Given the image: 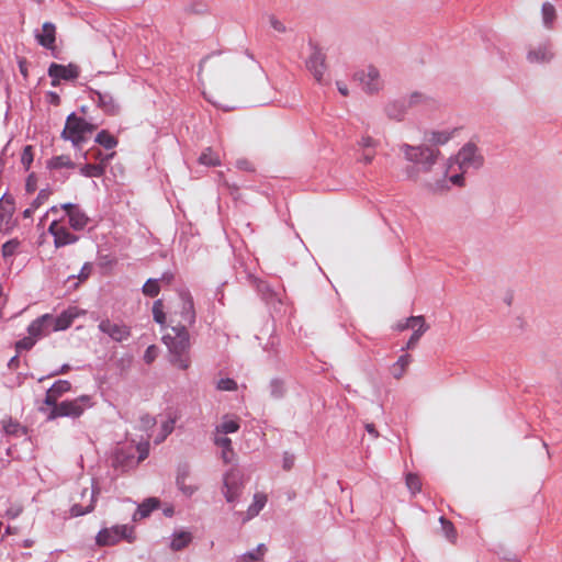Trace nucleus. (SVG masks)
I'll list each match as a JSON object with an SVG mask.
<instances>
[{"label": "nucleus", "instance_id": "nucleus-12", "mask_svg": "<svg viewBox=\"0 0 562 562\" xmlns=\"http://www.w3.org/2000/svg\"><path fill=\"white\" fill-rule=\"evenodd\" d=\"M355 80L359 81L367 93L378 92L382 88L379 70L373 66H368L366 69L357 71Z\"/></svg>", "mask_w": 562, "mask_h": 562}, {"label": "nucleus", "instance_id": "nucleus-15", "mask_svg": "<svg viewBox=\"0 0 562 562\" xmlns=\"http://www.w3.org/2000/svg\"><path fill=\"white\" fill-rule=\"evenodd\" d=\"M47 168L54 172H59L57 176L54 175L55 179L65 181L69 178V170L76 168V164L67 155L55 156L47 161Z\"/></svg>", "mask_w": 562, "mask_h": 562}, {"label": "nucleus", "instance_id": "nucleus-57", "mask_svg": "<svg viewBox=\"0 0 562 562\" xmlns=\"http://www.w3.org/2000/svg\"><path fill=\"white\" fill-rule=\"evenodd\" d=\"M57 400H58V397L55 394H53L52 391L47 390L45 398H44V404L47 406H50L52 409H55L56 406L59 405Z\"/></svg>", "mask_w": 562, "mask_h": 562}, {"label": "nucleus", "instance_id": "nucleus-13", "mask_svg": "<svg viewBox=\"0 0 562 562\" xmlns=\"http://www.w3.org/2000/svg\"><path fill=\"white\" fill-rule=\"evenodd\" d=\"M310 46L312 52L306 60V67L313 75L314 79L318 83H323L324 75L327 69L325 64L326 56L318 46L314 44H310Z\"/></svg>", "mask_w": 562, "mask_h": 562}, {"label": "nucleus", "instance_id": "nucleus-6", "mask_svg": "<svg viewBox=\"0 0 562 562\" xmlns=\"http://www.w3.org/2000/svg\"><path fill=\"white\" fill-rule=\"evenodd\" d=\"M91 406L92 402L89 395H81L71 401H63L58 406H56L55 409H50L49 414L47 415V419L53 420L58 417L77 418Z\"/></svg>", "mask_w": 562, "mask_h": 562}, {"label": "nucleus", "instance_id": "nucleus-50", "mask_svg": "<svg viewBox=\"0 0 562 562\" xmlns=\"http://www.w3.org/2000/svg\"><path fill=\"white\" fill-rule=\"evenodd\" d=\"M33 162V149L32 146L27 145L24 147L21 155V164L25 170H29Z\"/></svg>", "mask_w": 562, "mask_h": 562}, {"label": "nucleus", "instance_id": "nucleus-23", "mask_svg": "<svg viewBox=\"0 0 562 562\" xmlns=\"http://www.w3.org/2000/svg\"><path fill=\"white\" fill-rule=\"evenodd\" d=\"M409 108L405 98H401L398 100H394L389 102L385 105V114L389 119L395 121H403L405 115L407 114Z\"/></svg>", "mask_w": 562, "mask_h": 562}, {"label": "nucleus", "instance_id": "nucleus-25", "mask_svg": "<svg viewBox=\"0 0 562 562\" xmlns=\"http://www.w3.org/2000/svg\"><path fill=\"white\" fill-rule=\"evenodd\" d=\"M67 218L69 226L74 231L85 229L90 222L89 216L80 206L72 211Z\"/></svg>", "mask_w": 562, "mask_h": 562}, {"label": "nucleus", "instance_id": "nucleus-56", "mask_svg": "<svg viewBox=\"0 0 562 562\" xmlns=\"http://www.w3.org/2000/svg\"><path fill=\"white\" fill-rule=\"evenodd\" d=\"M269 23L274 31H277L279 33L286 32V26L283 24V22L278 20L274 15L269 16Z\"/></svg>", "mask_w": 562, "mask_h": 562}, {"label": "nucleus", "instance_id": "nucleus-26", "mask_svg": "<svg viewBox=\"0 0 562 562\" xmlns=\"http://www.w3.org/2000/svg\"><path fill=\"white\" fill-rule=\"evenodd\" d=\"M456 132L457 128L451 131H430L425 134V139L434 146L445 145L453 137Z\"/></svg>", "mask_w": 562, "mask_h": 562}, {"label": "nucleus", "instance_id": "nucleus-42", "mask_svg": "<svg viewBox=\"0 0 562 562\" xmlns=\"http://www.w3.org/2000/svg\"><path fill=\"white\" fill-rule=\"evenodd\" d=\"M439 521L446 538L449 541L454 542L457 539V531L453 524L450 520L446 519L443 516L439 518Z\"/></svg>", "mask_w": 562, "mask_h": 562}, {"label": "nucleus", "instance_id": "nucleus-36", "mask_svg": "<svg viewBox=\"0 0 562 562\" xmlns=\"http://www.w3.org/2000/svg\"><path fill=\"white\" fill-rule=\"evenodd\" d=\"M239 429V424L235 419H228L227 416L224 420L215 427L216 434H234Z\"/></svg>", "mask_w": 562, "mask_h": 562}, {"label": "nucleus", "instance_id": "nucleus-20", "mask_svg": "<svg viewBox=\"0 0 562 562\" xmlns=\"http://www.w3.org/2000/svg\"><path fill=\"white\" fill-rule=\"evenodd\" d=\"M27 333L31 335L35 340L49 335L53 333L50 322H49V314H44L41 317H37L34 319L27 327Z\"/></svg>", "mask_w": 562, "mask_h": 562}, {"label": "nucleus", "instance_id": "nucleus-31", "mask_svg": "<svg viewBox=\"0 0 562 562\" xmlns=\"http://www.w3.org/2000/svg\"><path fill=\"white\" fill-rule=\"evenodd\" d=\"M542 23L546 29L551 30L557 19V11L553 4L544 2L541 8Z\"/></svg>", "mask_w": 562, "mask_h": 562}, {"label": "nucleus", "instance_id": "nucleus-47", "mask_svg": "<svg viewBox=\"0 0 562 562\" xmlns=\"http://www.w3.org/2000/svg\"><path fill=\"white\" fill-rule=\"evenodd\" d=\"M35 344V338L29 335L27 337H24L15 342V350L18 353L23 350H31Z\"/></svg>", "mask_w": 562, "mask_h": 562}, {"label": "nucleus", "instance_id": "nucleus-4", "mask_svg": "<svg viewBox=\"0 0 562 562\" xmlns=\"http://www.w3.org/2000/svg\"><path fill=\"white\" fill-rule=\"evenodd\" d=\"M448 161L449 168H453L457 165L460 171L469 172L470 170L480 169L484 164V157L480 154L475 144L468 143Z\"/></svg>", "mask_w": 562, "mask_h": 562}, {"label": "nucleus", "instance_id": "nucleus-1", "mask_svg": "<svg viewBox=\"0 0 562 562\" xmlns=\"http://www.w3.org/2000/svg\"><path fill=\"white\" fill-rule=\"evenodd\" d=\"M398 148L403 153L405 160L412 164L405 168L404 172L407 179L415 181L422 172H430L441 156V151L438 148L428 145L413 146L403 143Z\"/></svg>", "mask_w": 562, "mask_h": 562}, {"label": "nucleus", "instance_id": "nucleus-28", "mask_svg": "<svg viewBox=\"0 0 562 562\" xmlns=\"http://www.w3.org/2000/svg\"><path fill=\"white\" fill-rule=\"evenodd\" d=\"M74 316L64 312L58 316L49 315L50 326L54 331L65 330L71 326Z\"/></svg>", "mask_w": 562, "mask_h": 562}, {"label": "nucleus", "instance_id": "nucleus-35", "mask_svg": "<svg viewBox=\"0 0 562 562\" xmlns=\"http://www.w3.org/2000/svg\"><path fill=\"white\" fill-rule=\"evenodd\" d=\"M266 551V546L260 543L254 551H249L239 557L236 562H259L265 555Z\"/></svg>", "mask_w": 562, "mask_h": 562}, {"label": "nucleus", "instance_id": "nucleus-55", "mask_svg": "<svg viewBox=\"0 0 562 562\" xmlns=\"http://www.w3.org/2000/svg\"><path fill=\"white\" fill-rule=\"evenodd\" d=\"M278 346H279V339H277L276 337H271L263 349L271 356L277 357Z\"/></svg>", "mask_w": 562, "mask_h": 562}, {"label": "nucleus", "instance_id": "nucleus-8", "mask_svg": "<svg viewBox=\"0 0 562 562\" xmlns=\"http://www.w3.org/2000/svg\"><path fill=\"white\" fill-rule=\"evenodd\" d=\"M47 232L54 237V246L56 248L74 245L79 240V236L72 234L64 223V217H55L49 224Z\"/></svg>", "mask_w": 562, "mask_h": 562}, {"label": "nucleus", "instance_id": "nucleus-49", "mask_svg": "<svg viewBox=\"0 0 562 562\" xmlns=\"http://www.w3.org/2000/svg\"><path fill=\"white\" fill-rule=\"evenodd\" d=\"M414 323H418V326L420 324H424L425 323L424 316H422V315H419V316H411L405 322L398 323L396 328L398 330H401V331L405 330V329H408V328H414Z\"/></svg>", "mask_w": 562, "mask_h": 562}, {"label": "nucleus", "instance_id": "nucleus-40", "mask_svg": "<svg viewBox=\"0 0 562 562\" xmlns=\"http://www.w3.org/2000/svg\"><path fill=\"white\" fill-rule=\"evenodd\" d=\"M428 325L426 323L424 324H420L418 326L417 329L414 330V333L412 334V336L409 337L406 346L403 348L404 349H413L416 347V345L418 344L420 337L428 330Z\"/></svg>", "mask_w": 562, "mask_h": 562}, {"label": "nucleus", "instance_id": "nucleus-59", "mask_svg": "<svg viewBox=\"0 0 562 562\" xmlns=\"http://www.w3.org/2000/svg\"><path fill=\"white\" fill-rule=\"evenodd\" d=\"M156 356H157L156 347L154 345H151V346L147 347V349L145 350L144 361L149 364L155 360Z\"/></svg>", "mask_w": 562, "mask_h": 562}, {"label": "nucleus", "instance_id": "nucleus-18", "mask_svg": "<svg viewBox=\"0 0 562 562\" xmlns=\"http://www.w3.org/2000/svg\"><path fill=\"white\" fill-rule=\"evenodd\" d=\"M35 38L37 43L46 49L55 50L56 41V26L52 22H45L42 30L35 31Z\"/></svg>", "mask_w": 562, "mask_h": 562}, {"label": "nucleus", "instance_id": "nucleus-54", "mask_svg": "<svg viewBox=\"0 0 562 562\" xmlns=\"http://www.w3.org/2000/svg\"><path fill=\"white\" fill-rule=\"evenodd\" d=\"M91 271H92V266L91 263L89 262H86L82 267H81V270L80 272L78 273V276H71L69 277L68 279L71 280V279H76L78 278L80 281H85L89 278V276L91 274Z\"/></svg>", "mask_w": 562, "mask_h": 562}, {"label": "nucleus", "instance_id": "nucleus-37", "mask_svg": "<svg viewBox=\"0 0 562 562\" xmlns=\"http://www.w3.org/2000/svg\"><path fill=\"white\" fill-rule=\"evenodd\" d=\"M80 173L85 177L100 178L104 173V167L97 164H86L80 168Z\"/></svg>", "mask_w": 562, "mask_h": 562}, {"label": "nucleus", "instance_id": "nucleus-9", "mask_svg": "<svg viewBox=\"0 0 562 562\" xmlns=\"http://www.w3.org/2000/svg\"><path fill=\"white\" fill-rule=\"evenodd\" d=\"M98 329L109 336L115 342L127 340L131 335V327L123 322H113L110 318H103L98 324Z\"/></svg>", "mask_w": 562, "mask_h": 562}, {"label": "nucleus", "instance_id": "nucleus-63", "mask_svg": "<svg viewBox=\"0 0 562 562\" xmlns=\"http://www.w3.org/2000/svg\"><path fill=\"white\" fill-rule=\"evenodd\" d=\"M20 367V359H19V356L15 355L13 356L9 362H8V368L12 371L16 370L18 368Z\"/></svg>", "mask_w": 562, "mask_h": 562}, {"label": "nucleus", "instance_id": "nucleus-45", "mask_svg": "<svg viewBox=\"0 0 562 562\" xmlns=\"http://www.w3.org/2000/svg\"><path fill=\"white\" fill-rule=\"evenodd\" d=\"M20 246V241L14 238L5 241L1 247L2 257L4 259L13 257Z\"/></svg>", "mask_w": 562, "mask_h": 562}, {"label": "nucleus", "instance_id": "nucleus-14", "mask_svg": "<svg viewBox=\"0 0 562 562\" xmlns=\"http://www.w3.org/2000/svg\"><path fill=\"white\" fill-rule=\"evenodd\" d=\"M89 94L90 99L95 102L98 108H100L105 114L117 115L120 113V104L110 92H101L99 90L90 89Z\"/></svg>", "mask_w": 562, "mask_h": 562}, {"label": "nucleus", "instance_id": "nucleus-64", "mask_svg": "<svg viewBox=\"0 0 562 562\" xmlns=\"http://www.w3.org/2000/svg\"><path fill=\"white\" fill-rule=\"evenodd\" d=\"M293 463H294L293 456H289L288 453H285L284 459H283V468L285 470H290L293 467Z\"/></svg>", "mask_w": 562, "mask_h": 562}, {"label": "nucleus", "instance_id": "nucleus-22", "mask_svg": "<svg viewBox=\"0 0 562 562\" xmlns=\"http://www.w3.org/2000/svg\"><path fill=\"white\" fill-rule=\"evenodd\" d=\"M14 210V198L4 193L0 199V232L10 225Z\"/></svg>", "mask_w": 562, "mask_h": 562}, {"label": "nucleus", "instance_id": "nucleus-38", "mask_svg": "<svg viewBox=\"0 0 562 562\" xmlns=\"http://www.w3.org/2000/svg\"><path fill=\"white\" fill-rule=\"evenodd\" d=\"M199 161L205 166H218L221 165L220 156L215 154L211 148H206L201 156Z\"/></svg>", "mask_w": 562, "mask_h": 562}, {"label": "nucleus", "instance_id": "nucleus-58", "mask_svg": "<svg viewBox=\"0 0 562 562\" xmlns=\"http://www.w3.org/2000/svg\"><path fill=\"white\" fill-rule=\"evenodd\" d=\"M36 188H37L36 176L34 173H31V175H29V177L26 179L25 190H26V192L32 193L36 190Z\"/></svg>", "mask_w": 562, "mask_h": 562}, {"label": "nucleus", "instance_id": "nucleus-5", "mask_svg": "<svg viewBox=\"0 0 562 562\" xmlns=\"http://www.w3.org/2000/svg\"><path fill=\"white\" fill-rule=\"evenodd\" d=\"M246 484L241 470L232 468L223 475L222 493L227 503L233 506L240 499Z\"/></svg>", "mask_w": 562, "mask_h": 562}, {"label": "nucleus", "instance_id": "nucleus-46", "mask_svg": "<svg viewBox=\"0 0 562 562\" xmlns=\"http://www.w3.org/2000/svg\"><path fill=\"white\" fill-rule=\"evenodd\" d=\"M71 384L67 380H58L48 389L55 394L57 397L61 396L64 393L70 391Z\"/></svg>", "mask_w": 562, "mask_h": 562}, {"label": "nucleus", "instance_id": "nucleus-16", "mask_svg": "<svg viewBox=\"0 0 562 562\" xmlns=\"http://www.w3.org/2000/svg\"><path fill=\"white\" fill-rule=\"evenodd\" d=\"M449 161H447V166L445 167L443 171H442V178L435 181V182H429L427 183V187L430 191L435 192V193H438V192H443L446 190H448L450 187H449V182L453 186H457V187H463L464 186V177L463 175L465 172H460V173H456V175H452L448 178V172H449Z\"/></svg>", "mask_w": 562, "mask_h": 562}, {"label": "nucleus", "instance_id": "nucleus-41", "mask_svg": "<svg viewBox=\"0 0 562 562\" xmlns=\"http://www.w3.org/2000/svg\"><path fill=\"white\" fill-rule=\"evenodd\" d=\"M270 395L274 398H281L285 394L284 382L278 378L272 379L269 384Z\"/></svg>", "mask_w": 562, "mask_h": 562}, {"label": "nucleus", "instance_id": "nucleus-30", "mask_svg": "<svg viewBox=\"0 0 562 562\" xmlns=\"http://www.w3.org/2000/svg\"><path fill=\"white\" fill-rule=\"evenodd\" d=\"M266 503H267V496L261 493H256L254 495L252 503L250 504V506L247 509V516L244 518V521L249 520V519L254 518L255 516H257L262 510Z\"/></svg>", "mask_w": 562, "mask_h": 562}, {"label": "nucleus", "instance_id": "nucleus-32", "mask_svg": "<svg viewBox=\"0 0 562 562\" xmlns=\"http://www.w3.org/2000/svg\"><path fill=\"white\" fill-rule=\"evenodd\" d=\"M158 506L159 501L157 498H147L138 506L134 515V519H136L137 515L139 516V518L148 517L156 508H158Z\"/></svg>", "mask_w": 562, "mask_h": 562}, {"label": "nucleus", "instance_id": "nucleus-62", "mask_svg": "<svg viewBox=\"0 0 562 562\" xmlns=\"http://www.w3.org/2000/svg\"><path fill=\"white\" fill-rule=\"evenodd\" d=\"M173 279H175V276H173V273H172V272H170V271H166V272H164V273L161 274V277H160V278H158L159 283L161 282V283H165V284H170V283L173 281Z\"/></svg>", "mask_w": 562, "mask_h": 562}, {"label": "nucleus", "instance_id": "nucleus-60", "mask_svg": "<svg viewBox=\"0 0 562 562\" xmlns=\"http://www.w3.org/2000/svg\"><path fill=\"white\" fill-rule=\"evenodd\" d=\"M236 167L239 170H244V171H248V172H254L255 171V168H254L252 164L249 160H247V159H238L236 161Z\"/></svg>", "mask_w": 562, "mask_h": 562}, {"label": "nucleus", "instance_id": "nucleus-48", "mask_svg": "<svg viewBox=\"0 0 562 562\" xmlns=\"http://www.w3.org/2000/svg\"><path fill=\"white\" fill-rule=\"evenodd\" d=\"M406 486L413 494L418 493L422 488V483H420L419 477L416 474L408 473L406 475Z\"/></svg>", "mask_w": 562, "mask_h": 562}, {"label": "nucleus", "instance_id": "nucleus-34", "mask_svg": "<svg viewBox=\"0 0 562 562\" xmlns=\"http://www.w3.org/2000/svg\"><path fill=\"white\" fill-rule=\"evenodd\" d=\"M94 142L105 149H112L117 145V139L106 130L99 132L94 138Z\"/></svg>", "mask_w": 562, "mask_h": 562}, {"label": "nucleus", "instance_id": "nucleus-10", "mask_svg": "<svg viewBox=\"0 0 562 562\" xmlns=\"http://www.w3.org/2000/svg\"><path fill=\"white\" fill-rule=\"evenodd\" d=\"M553 45L550 40H546L538 45H530L527 50L526 59L529 64H550L554 59Z\"/></svg>", "mask_w": 562, "mask_h": 562}, {"label": "nucleus", "instance_id": "nucleus-29", "mask_svg": "<svg viewBox=\"0 0 562 562\" xmlns=\"http://www.w3.org/2000/svg\"><path fill=\"white\" fill-rule=\"evenodd\" d=\"M192 541V535L189 531H176L172 535V539L170 542V548L173 551H180L188 547Z\"/></svg>", "mask_w": 562, "mask_h": 562}, {"label": "nucleus", "instance_id": "nucleus-51", "mask_svg": "<svg viewBox=\"0 0 562 562\" xmlns=\"http://www.w3.org/2000/svg\"><path fill=\"white\" fill-rule=\"evenodd\" d=\"M217 389L221 391H235L237 383L229 378L220 379L217 382Z\"/></svg>", "mask_w": 562, "mask_h": 562}, {"label": "nucleus", "instance_id": "nucleus-3", "mask_svg": "<svg viewBox=\"0 0 562 562\" xmlns=\"http://www.w3.org/2000/svg\"><path fill=\"white\" fill-rule=\"evenodd\" d=\"M97 128V125L87 122L85 119L70 113L66 119L61 137L70 140L75 148L81 149V145L87 142L88 136Z\"/></svg>", "mask_w": 562, "mask_h": 562}, {"label": "nucleus", "instance_id": "nucleus-39", "mask_svg": "<svg viewBox=\"0 0 562 562\" xmlns=\"http://www.w3.org/2000/svg\"><path fill=\"white\" fill-rule=\"evenodd\" d=\"M144 295L149 297H156L160 292V285L158 279H148L142 288Z\"/></svg>", "mask_w": 562, "mask_h": 562}, {"label": "nucleus", "instance_id": "nucleus-43", "mask_svg": "<svg viewBox=\"0 0 562 562\" xmlns=\"http://www.w3.org/2000/svg\"><path fill=\"white\" fill-rule=\"evenodd\" d=\"M175 423L173 418H169L161 424L160 432L155 439L156 443L162 442L173 431Z\"/></svg>", "mask_w": 562, "mask_h": 562}, {"label": "nucleus", "instance_id": "nucleus-53", "mask_svg": "<svg viewBox=\"0 0 562 562\" xmlns=\"http://www.w3.org/2000/svg\"><path fill=\"white\" fill-rule=\"evenodd\" d=\"M214 443L222 448V451H229V453H234L232 448V440L228 437H215Z\"/></svg>", "mask_w": 562, "mask_h": 562}, {"label": "nucleus", "instance_id": "nucleus-61", "mask_svg": "<svg viewBox=\"0 0 562 562\" xmlns=\"http://www.w3.org/2000/svg\"><path fill=\"white\" fill-rule=\"evenodd\" d=\"M411 360H412V358L409 355H407V353L402 355L394 364L397 367L404 368L406 370V368L411 363Z\"/></svg>", "mask_w": 562, "mask_h": 562}, {"label": "nucleus", "instance_id": "nucleus-33", "mask_svg": "<svg viewBox=\"0 0 562 562\" xmlns=\"http://www.w3.org/2000/svg\"><path fill=\"white\" fill-rule=\"evenodd\" d=\"M79 205L74 203H63L59 206L53 205L45 214V217L49 214L56 215V217H68L69 214L75 211Z\"/></svg>", "mask_w": 562, "mask_h": 562}, {"label": "nucleus", "instance_id": "nucleus-2", "mask_svg": "<svg viewBox=\"0 0 562 562\" xmlns=\"http://www.w3.org/2000/svg\"><path fill=\"white\" fill-rule=\"evenodd\" d=\"M173 336L165 335L162 337L164 344L167 346L170 353V362L180 370H187L190 364V334L186 325H177L172 328Z\"/></svg>", "mask_w": 562, "mask_h": 562}, {"label": "nucleus", "instance_id": "nucleus-27", "mask_svg": "<svg viewBox=\"0 0 562 562\" xmlns=\"http://www.w3.org/2000/svg\"><path fill=\"white\" fill-rule=\"evenodd\" d=\"M1 427L5 435L20 437L26 435V428L11 417L1 420Z\"/></svg>", "mask_w": 562, "mask_h": 562}, {"label": "nucleus", "instance_id": "nucleus-17", "mask_svg": "<svg viewBox=\"0 0 562 562\" xmlns=\"http://www.w3.org/2000/svg\"><path fill=\"white\" fill-rule=\"evenodd\" d=\"M409 110H418L422 112L434 110L437 106V101L429 94L420 91H415L405 97Z\"/></svg>", "mask_w": 562, "mask_h": 562}, {"label": "nucleus", "instance_id": "nucleus-19", "mask_svg": "<svg viewBox=\"0 0 562 562\" xmlns=\"http://www.w3.org/2000/svg\"><path fill=\"white\" fill-rule=\"evenodd\" d=\"M179 296L182 302L180 315H181V319L184 323L183 325L187 324V325L191 326L195 323V318H196L193 297L188 290H181L179 292Z\"/></svg>", "mask_w": 562, "mask_h": 562}, {"label": "nucleus", "instance_id": "nucleus-7", "mask_svg": "<svg viewBox=\"0 0 562 562\" xmlns=\"http://www.w3.org/2000/svg\"><path fill=\"white\" fill-rule=\"evenodd\" d=\"M127 540V542L134 541L133 527L128 525H116L111 528L101 529L97 537L95 543L100 547L114 546L121 540Z\"/></svg>", "mask_w": 562, "mask_h": 562}, {"label": "nucleus", "instance_id": "nucleus-24", "mask_svg": "<svg viewBox=\"0 0 562 562\" xmlns=\"http://www.w3.org/2000/svg\"><path fill=\"white\" fill-rule=\"evenodd\" d=\"M190 476V467L189 464L184 463L178 467L177 471V477H176V484L178 488L186 495L191 496L195 493L198 490L196 486H193L191 484H187V480Z\"/></svg>", "mask_w": 562, "mask_h": 562}, {"label": "nucleus", "instance_id": "nucleus-52", "mask_svg": "<svg viewBox=\"0 0 562 562\" xmlns=\"http://www.w3.org/2000/svg\"><path fill=\"white\" fill-rule=\"evenodd\" d=\"M50 195V191L47 189H42L37 196L33 200L31 205L33 209L37 210Z\"/></svg>", "mask_w": 562, "mask_h": 562}, {"label": "nucleus", "instance_id": "nucleus-11", "mask_svg": "<svg viewBox=\"0 0 562 562\" xmlns=\"http://www.w3.org/2000/svg\"><path fill=\"white\" fill-rule=\"evenodd\" d=\"M52 78V86L57 87L60 80L70 81L79 77L80 69L76 64L60 65L52 63L47 70Z\"/></svg>", "mask_w": 562, "mask_h": 562}, {"label": "nucleus", "instance_id": "nucleus-44", "mask_svg": "<svg viewBox=\"0 0 562 562\" xmlns=\"http://www.w3.org/2000/svg\"><path fill=\"white\" fill-rule=\"evenodd\" d=\"M151 311H153L154 321L159 325H164L166 323V314L164 312L162 301L156 300L153 304Z\"/></svg>", "mask_w": 562, "mask_h": 562}, {"label": "nucleus", "instance_id": "nucleus-21", "mask_svg": "<svg viewBox=\"0 0 562 562\" xmlns=\"http://www.w3.org/2000/svg\"><path fill=\"white\" fill-rule=\"evenodd\" d=\"M99 494V488H92L90 492L88 488H83L82 492H81V497L85 498L86 496H89V503L83 506L81 504H74L71 507H70V515L72 517H79V516H83L86 514H89L91 513L93 509H94V506H95V499H97V495Z\"/></svg>", "mask_w": 562, "mask_h": 562}]
</instances>
